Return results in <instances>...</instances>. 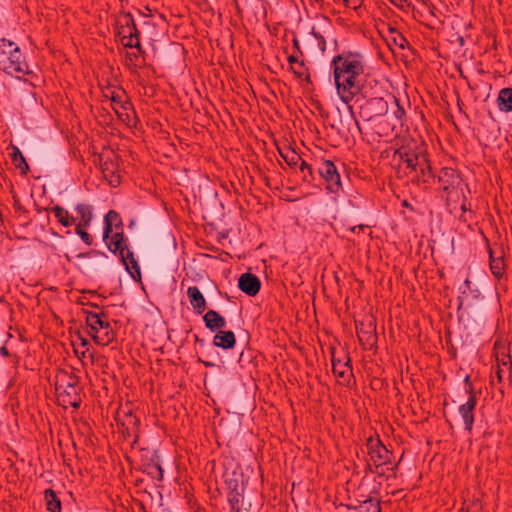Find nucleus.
I'll return each instance as SVG.
<instances>
[{"mask_svg":"<svg viewBox=\"0 0 512 512\" xmlns=\"http://www.w3.org/2000/svg\"><path fill=\"white\" fill-rule=\"evenodd\" d=\"M396 158L399 167L405 170L412 182L426 185L434 178L428 157L422 150L401 146L394 152V159Z\"/></svg>","mask_w":512,"mask_h":512,"instance_id":"obj_1","label":"nucleus"},{"mask_svg":"<svg viewBox=\"0 0 512 512\" xmlns=\"http://www.w3.org/2000/svg\"><path fill=\"white\" fill-rule=\"evenodd\" d=\"M333 76L339 98L349 104L358 95L365 82L363 66H333Z\"/></svg>","mask_w":512,"mask_h":512,"instance_id":"obj_2","label":"nucleus"},{"mask_svg":"<svg viewBox=\"0 0 512 512\" xmlns=\"http://www.w3.org/2000/svg\"><path fill=\"white\" fill-rule=\"evenodd\" d=\"M437 181L440 185V189L444 193L447 206L459 202L460 194H464V191L470 193L468 184H466L460 174L452 168H442L438 173Z\"/></svg>","mask_w":512,"mask_h":512,"instance_id":"obj_3","label":"nucleus"},{"mask_svg":"<svg viewBox=\"0 0 512 512\" xmlns=\"http://www.w3.org/2000/svg\"><path fill=\"white\" fill-rule=\"evenodd\" d=\"M104 242L110 252L120 257L121 262L130 276L133 279H140V267L134 258L133 252L128 248L127 238L123 230L116 231Z\"/></svg>","mask_w":512,"mask_h":512,"instance_id":"obj_4","label":"nucleus"},{"mask_svg":"<svg viewBox=\"0 0 512 512\" xmlns=\"http://www.w3.org/2000/svg\"><path fill=\"white\" fill-rule=\"evenodd\" d=\"M79 378L72 372H61L57 376L56 391L58 398L64 406L79 408L81 397L79 394Z\"/></svg>","mask_w":512,"mask_h":512,"instance_id":"obj_5","label":"nucleus"},{"mask_svg":"<svg viewBox=\"0 0 512 512\" xmlns=\"http://www.w3.org/2000/svg\"><path fill=\"white\" fill-rule=\"evenodd\" d=\"M115 26L117 36L124 47L140 50L139 31L131 13L119 12L115 19Z\"/></svg>","mask_w":512,"mask_h":512,"instance_id":"obj_6","label":"nucleus"},{"mask_svg":"<svg viewBox=\"0 0 512 512\" xmlns=\"http://www.w3.org/2000/svg\"><path fill=\"white\" fill-rule=\"evenodd\" d=\"M86 324L90 328L94 341L97 344L106 346L115 339V332L112 329L105 313L86 312Z\"/></svg>","mask_w":512,"mask_h":512,"instance_id":"obj_7","label":"nucleus"},{"mask_svg":"<svg viewBox=\"0 0 512 512\" xmlns=\"http://www.w3.org/2000/svg\"><path fill=\"white\" fill-rule=\"evenodd\" d=\"M366 447L369 460L376 468H380L391 463L392 453L378 437H368L366 440Z\"/></svg>","mask_w":512,"mask_h":512,"instance_id":"obj_8","label":"nucleus"},{"mask_svg":"<svg viewBox=\"0 0 512 512\" xmlns=\"http://www.w3.org/2000/svg\"><path fill=\"white\" fill-rule=\"evenodd\" d=\"M318 173L325 181L326 189L333 194H338L342 189L340 175L335 164L330 160H324L318 167Z\"/></svg>","mask_w":512,"mask_h":512,"instance_id":"obj_9","label":"nucleus"},{"mask_svg":"<svg viewBox=\"0 0 512 512\" xmlns=\"http://www.w3.org/2000/svg\"><path fill=\"white\" fill-rule=\"evenodd\" d=\"M477 405V396L468 397V400L459 406L458 412L463 420L465 431L472 433L474 425V410Z\"/></svg>","mask_w":512,"mask_h":512,"instance_id":"obj_10","label":"nucleus"},{"mask_svg":"<svg viewBox=\"0 0 512 512\" xmlns=\"http://www.w3.org/2000/svg\"><path fill=\"white\" fill-rule=\"evenodd\" d=\"M139 425L140 420L133 416L128 415L126 420L122 423V434L125 439H131L130 445L132 448L136 446L139 440Z\"/></svg>","mask_w":512,"mask_h":512,"instance_id":"obj_11","label":"nucleus"},{"mask_svg":"<svg viewBox=\"0 0 512 512\" xmlns=\"http://www.w3.org/2000/svg\"><path fill=\"white\" fill-rule=\"evenodd\" d=\"M3 72L11 77L24 82H29L32 85H36L38 79L35 71L30 70L29 66H4Z\"/></svg>","mask_w":512,"mask_h":512,"instance_id":"obj_12","label":"nucleus"},{"mask_svg":"<svg viewBox=\"0 0 512 512\" xmlns=\"http://www.w3.org/2000/svg\"><path fill=\"white\" fill-rule=\"evenodd\" d=\"M239 289L248 296H255L261 288L260 279L252 273H243L238 280Z\"/></svg>","mask_w":512,"mask_h":512,"instance_id":"obj_13","label":"nucleus"},{"mask_svg":"<svg viewBox=\"0 0 512 512\" xmlns=\"http://www.w3.org/2000/svg\"><path fill=\"white\" fill-rule=\"evenodd\" d=\"M100 168L103 177L108 181L110 186L117 187L121 183L120 176L118 174V164L114 160L110 158L103 160L101 157Z\"/></svg>","mask_w":512,"mask_h":512,"instance_id":"obj_14","label":"nucleus"},{"mask_svg":"<svg viewBox=\"0 0 512 512\" xmlns=\"http://www.w3.org/2000/svg\"><path fill=\"white\" fill-rule=\"evenodd\" d=\"M104 97L111 101L112 109L119 117L122 116V110H127L128 107L131 106L129 101L126 99L125 92L122 90L116 91L108 88L104 92Z\"/></svg>","mask_w":512,"mask_h":512,"instance_id":"obj_15","label":"nucleus"},{"mask_svg":"<svg viewBox=\"0 0 512 512\" xmlns=\"http://www.w3.org/2000/svg\"><path fill=\"white\" fill-rule=\"evenodd\" d=\"M496 361H497V370H496V376L498 379V382H502L503 377L505 374L508 375V378L512 377V361L509 353L505 351L503 348V351L496 353Z\"/></svg>","mask_w":512,"mask_h":512,"instance_id":"obj_16","label":"nucleus"},{"mask_svg":"<svg viewBox=\"0 0 512 512\" xmlns=\"http://www.w3.org/2000/svg\"><path fill=\"white\" fill-rule=\"evenodd\" d=\"M331 362H332V371L334 375L338 378H349L352 375V368H351V359L348 355H346V361L342 362L340 359L336 358L334 349L332 350V356H331Z\"/></svg>","mask_w":512,"mask_h":512,"instance_id":"obj_17","label":"nucleus"},{"mask_svg":"<svg viewBox=\"0 0 512 512\" xmlns=\"http://www.w3.org/2000/svg\"><path fill=\"white\" fill-rule=\"evenodd\" d=\"M122 226L123 223L119 213L114 210L108 211V213L104 216L103 240L106 241L109 239L113 232V227L118 230V228L122 229Z\"/></svg>","mask_w":512,"mask_h":512,"instance_id":"obj_18","label":"nucleus"},{"mask_svg":"<svg viewBox=\"0 0 512 512\" xmlns=\"http://www.w3.org/2000/svg\"><path fill=\"white\" fill-rule=\"evenodd\" d=\"M187 297L197 314H202L206 309V300L197 286H190L187 289Z\"/></svg>","mask_w":512,"mask_h":512,"instance_id":"obj_19","label":"nucleus"},{"mask_svg":"<svg viewBox=\"0 0 512 512\" xmlns=\"http://www.w3.org/2000/svg\"><path fill=\"white\" fill-rule=\"evenodd\" d=\"M203 321L211 332H218L226 326L225 318L215 310H208L203 316Z\"/></svg>","mask_w":512,"mask_h":512,"instance_id":"obj_20","label":"nucleus"},{"mask_svg":"<svg viewBox=\"0 0 512 512\" xmlns=\"http://www.w3.org/2000/svg\"><path fill=\"white\" fill-rule=\"evenodd\" d=\"M495 251L489 249V259H490V270L493 276L497 279H501L506 271V264L504 261V256L502 251H500L499 255H495Z\"/></svg>","mask_w":512,"mask_h":512,"instance_id":"obj_21","label":"nucleus"},{"mask_svg":"<svg viewBox=\"0 0 512 512\" xmlns=\"http://www.w3.org/2000/svg\"><path fill=\"white\" fill-rule=\"evenodd\" d=\"M236 338L232 331H218L213 338V345L222 349H231L235 346Z\"/></svg>","mask_w":512,"mask_h":512,"instance_id":"obj_22","label":"nucleus"},{"mask_svg":"<svg viewBox=\"0 0 512 512\" xmlns=\"http://www.w3.org/2000/svg\"><path fill=\"white\" fill-rule=\"evenodd\" d=\"M287 72L297 80L304 88L311 84L310 74L306 66H288Z\"/></svg>","mask_w":512,"mask_h":512,"instance_id":"obj_23","label":"nucleus"},{"mask_svg":"<svg viewBox=\"0 0 512 512\" xmlns=\"http://www.w3.org/2000/svg\"><path fill=\"white\" fill-rule=\"evenodd\" d=\"M10 157L13 165L20 170L22 175H26L29 170V166L25 157L17 146L11 145Z\"/></svg>","mask_w":512,"mask_h":512,"instance_id":"obj_24","label":"nucleus"},{"mask_svg":"<svg viewBox=\"0 0 512 512\" xmlns=\"http://www.w3.org/2000/svg\"><path fill=\"white\" fill-rule=\"evenodd\" d=\"M497 104L499 110L502 112L512 111V88H503L500 90Z\"/></svg>","mask_w":512,"mask_h":512,"instance_id":"obj_25","label":"nucleus"},{"mask_svg":"<svg viewBox=\"0 0 512 512\" xmlns=\"http://www.w3.org/2000/svg\"><path fill=\"white\" fill-rule=\"evenodd\" d=\"M243 474L232 472L231 475L226 474L225 483L228 492L244 491Z\"/></svg>","mask_w":512,"mask_h":512,"instance_id":"obj_26","label":"nucleus"},{"mask_svg":"<svg viewBox=\"0 0 512 512\" xmlns=\"http://www.w3.org/2000/svg\"><path fill=\"white\" fill-rule=\"evenodd\" d=\"M340 62L342 64H361L362 55L358 52H343L334 56L330 64H339Z\"/></svg>","mask_w":512,"mask_h":512,"instance_id":"obj_27","label":"nucleus"},{"mask_svg":"<svg viewBox=\"0 0 512 512\" xmlns=\"http://www.w3.org/2000/svg\"><path fill=\"white\" fill-rule=\"evenodd\" d=\"M75 211L79 216V221L77 224H82V226H90L93 218L91 206L88 204L79 203L75 206Z\"/></svg>","mask_w":512,"mask_h":512,"instance_id":"obj_28","label":"nucleus"},{"mask_svg":"<svg viewBox=\"0 0 512 512\" xmlns=\"http://www.w3.org/2000/svg\"><path fill=\"white\" fill-rule=\"evenodd\" d=\"M52 211L57 221L64 227H70L76 222V218L71 216L65 208L56 205L52 208Z\"/></svg>","mask_w":512,"mask_h":512,"instance_id":"obj_29","label":"nucleus"},{"mask_svg":"<svg viewBox=\"0 0 512 512\" xmlns=\"http://www.w3.org/2000/svg\"><path fill=\"white\" fill-rule=\"evenodd\" d=\"M8 47V64H22L25 62V57L18 46L13 42H7Z\"/></svg>","mask_w":512,"mask_h":512,"instance_id":"obj_30","label":"nucleus"},{"mask_svg":"<svg viewBox=\"0 0 512 512\" xmlns=\"http://www.w3.org/2000/svg\"><path fill=\"white\" fill-rule=\"evenodd\" d=\"M47 510L50 512H61V502L52 489L45 491Z\"/></svg>","mask_w":512,"mask_h":512,"instance_id":"obj_31","label":"nucleus"},{"mask_svg":"<svg viewBox=\"0 0 512 512\" xmlns=\"http://www.w3.org/2000/svg\"><path fill=\"white\" fill-rule=\"evenodd\" d=\"M358 512H381L380 502L375 498L363 501L358 507Z\"/></svg>","mask_w":512,"mask_h":512,"instance_id":"obj_32","label":"nucleus"},{"mask_svg":"<svg viewBox=\"0 0 512 512\" xmlns=\"http://www.w3.org/2000/svg\"><path fill=\"white\" fill-rule=\"evenodd\" d=\"M357 336L360 342H365L369 346H373L377 340V335L372 329L364 330L357 328Z\"/></svg>","mask_w":512,"mask_h":512,"instance_id":"obj_33","label":"nucleus"},{"mask_svg":"<svg viewBox=\"0 0 512 512\" xmlns=\"http://www.w3.org/2000/svg\"><path fill=\"white\" fill-rule=\"evenodd\" d=\"M282 158L284 161L290 166V167H296L297 165L300 166L302 158L299 154H297L294 150L287 151L286 153L280 152Z\"/></svg>","mask_w":512,"mask_h":512,"instance_id":"obj_34","label":"nucleus"},{"mask_svg":"<svg viewBox=\"0 0 512 512\" xmlns=\"http://www.w3.org/2000/svg\"><path fill=\"white\" fill-rule=\"evenodd\" d=\"M244 491L228 492V502L232 510L239 512Z\"/></svg>","mask_w":512,"mask_h":512,"instance_id":"obj_35","label":"nucleus"},{"mask_svg":"<svg viewBox=\"0 0 512 512\" xmlns=\"http://www.w3.org/2000/svg\"><path fill=\"white\" fill-rule=\"evenodd\" d=\"M368 105L377 111L378 115H383L388 110L387 102L383 98H372Z\"/></svg>","mask_w":512,"mask_h":512,"instance_id":"obj_36","label":"nucleus"},{"mask_svg":"<svg viewBox=\"0 0 512 512\" xmlns=\"http://www.w3.org/2000/svg\"><path fill=\"white\" fill-rule=\"evenodd\" d=\"M89 226H82V224H76L75 233L81 238V240L88 246L93 244L92 236L86 231Z\"/></svg>","mask_w":512,"mask_h":512,"instance_id":"obj_37","label":"nucleus"},{"mask_svg":"<svg viewBox=\"0 0 512 512\" xmlns=\"http://www.w3.org/2000/svg\"><path fill=\"white\" fill-rule=\"evenodd\" d=\"M299 169L300 172L302 173L303 181L311 183L314 180L313 169L305 161H301Z\"/></svg>","mask_w":512,"mask_h":512,"instance_id":"obj_38","label":"nucleus"},{"mask_svg":"<svg viewBox=\"0 0 512 512\" xmlns=\"http://www.w3.org/2000/svg\"><path fill=\"white\" fill-rule=\"evenodd\" d=\"M467 194H469L467 191H464V194H460L461 211L464 213L468 212L471 214V209H470V204L468 202Z\"/></svg>","mask_w":512,"mask_h":512,"instance_id":"obj_39","label":"nucleus"},{"mask_svg":"<svg viewBox=\"0 0 512 512\" xmlns=\"http://www.w3.org/2000/svg\"><path fill=\"white\" fill-rule=\"evenodd\" d=\"M149 474L154 478L161 480L163 478V470L160 465L154 464L150 467Z\"/></svg>","mask_w":512,"mask_h":512,"instance_id":"obj_40","label":"nucleus"},{"mask_svg":"<svg viewBox=\"0 0 512 512\" xmlns=\"http://www.w3.org/2000/svg\"><path fill=\"white\" fill-rule=\"evenodd\" d=\"M464 383H465V391L468 394V396L469 397L476 396L475 388L470 380L469 375H466V377L464 379Z\"/></svg>","mask_w":512,"mask_h":512,"instance_id":"obj_41","label":"nucleus"},{"mask_svg":"<svg viewBox=\"0 0 512 512\" xmlns=\"http://www.w3.org/2000/svg\"><path fill=\"white\" fill-rule=\"evenodd\" d=\"M311 33L315 37V39L317 40V45H318L319 49L322 52H324L325 44H326L324 37L319 32H316L314 28L312 29Z\"/></svg>","mask_w":512,"mask_h":512,"instance_id":"obj_42","label":"nucleus"},{"mask_svg":"<svg viewBox=\"0 0 512 512\" xmlns=\"http://www.w3.org/2000/svg\"><path fill=\"white\" fill-rule=\"evenodd\" d=\"M5 42L0 46V64H6L8 63V47H6Z\"/></svg>","mask_w":512,"mask_h":512,"instance_id":"obj_43","label":"nucleus"},{"mask_svg":"<svg viewBox=\"0 0 512 512\" xmlns=\"http://www.w3.org/2000/svg\"><path fill=\"white\" fill-rule=\"evenodd\" d=\"M89 256H97V257L107 258L106 253L98 251V250H90L89 252L80 253V254H78L77 257L85 258V257H89Z\"/></svg>","mask_w":512,"mask_h":512,"instance_id":"obj_44","label":"nucleus"},{"mask_svg":"<svg viewBox=\"0 0 512 512\" xmlns=\"http://www.w3.org/2000/svg\"><path fill=\"white\" fill-rule=\"evenodd\" d=\"M365 470L367 473L377 474L379 476H384L385 474V472H378V468H376L370 460L367 461Z\"/></svg>","mask_w":512,"mask_h":512,"instance_id":"obj_45","label":"nucleus"},{"mask_svg":"<svg viewBox=\"0 0 512 512\" xmlns=\"http://www.w3.org/2000/svg\"><path fill=\"white\" fill-rule=\"evenodd\" d=\"M346 6L351 7L353 9H358L362 5V0H343Z\"/></svg>","mask_w":512,"mask_h":512,"instance_id":"obj_46","label":"nucleus"},{"mask_svg":"<svg viewBox=\"0 0 512 512\" xmlns=\"http://www.w3.org/2000/svg\"><path fill=\"white\" fill-rule=\"evenodd\" d=\"M394 101L396 103V106H397V110L395 111V115L398 119H402V117L405 115V111L402 107L399 106L398 104V100L396 98H394Z\"/></svg>","mask_w":512,"mask_h":512,"instance_id":"obj_47","label":"nucleus"},{"mask_svg":"<svg viewBox=\"0 0 512 512\" xmlns=\"http://www.w3.org/2000/svg\"><path fill=\"white\" fill-rule=\"evenodd\" d=\"M393 40H394V43L396 45H399L400 47H404V43L407 42L406 39L399 33L397 34V37L393 38Z\"/></svg>","mask_w":512,"mask_h":512,"instance_id":"obj_48","label":"nucleus"},{"mask_svg":"<svg viewBox=\"0 0 512 512\" xmlns=\"http://www.w3.org/2000/svg\"><path fill=\"white\" fill-rule=\"evenodd\" d=\"M395 6L403 8L404 5L410 6L409 0H392L391 1Z\"/></svg>","mask_w":512,"mask_h":512,"instance_id":"obj_49","label":"nucleus"},{"mask_svg":"<svg viewBox=\"0 0 512 512\" xmlns=\"http://www.w3.org/2000/svg\"><path fill=\"white\" fill-rule=\"evenodd\" d=\"M465 512H480V508L478 507L477 504H475V505H472V506H468L466 508Z\"/></svg>","mask_w":512,"mask_h":512,"instance_id":"obj_50","label":"nucleus"},{"mask_svg":"<svg viewBox=\"0 0 512 512\" xmlns=\"http://www.w3.org/2000/svg\"><path fill=\"white\" fill-rule=\"evenodd\" d=\"M287 60L289 64H296L298 63V59L295 55H288Z\"/></svg>","mask_w":512,"mask_h":512,"instance_id":"obj_51","label":"nucleus"},{"mask_svg":"<svg viewBox=\"0 0 512 512\" xmlns=\"http://www.w3.org/2000/svg\"><path fill=\"white\" fill-rule=\"evenodd\" d=\"M0 354L3 357H9L10 356V353H9L8 349L6 348V346L0 347Z\"/></svg>","mask_w":512,"mask_h":512,"instance_id":"obj_52","label":"nucleus"},{"mask_svg":"<svg viewBox=\"0 0 512 512\" xmlns=\"http://www.w3.org/2000/svg\"><path fill=\"white\" fill-rule=\"evenodd\" d=\"M460 220L465 223L469 222L471 220L470 214L467 215V213L462 212V215L460 216Z\"/></svg>","mask_w":512,"mask_h":512,"instance_id":"obj_53","label":"nucleus"},{"mask_svg":"<svg viewBox=\"0 0 512 512\" xmlns=\"http://www.w3.org/2000/svg\"><path fill=\"white\" fill-rule=\"evenodd\" d=\"M456 70L459 72V75L464 78V79H467V77L464 75V72L462 70V66L461 65H458V66H455Z\"/></svg>","mask_w":512,"mask_h":512,"instance_id":"obj_54","label":"nucleus"},{"mask_svg":"<svg viewBox=\"0 0 512 512\" xmlns=\"http://www.w3.org/2000/svg\"><path fill=\"white\" fill-rule=\"evenodd\" d=\"M13 206H14V208H15L16 210H20V209H21V203H20L19 199L14 198V204H13Z\"/></svg>","mask_w":512,"mask_h":512,"instance_id":"obj_55","label":"nucleus"},{"mask_svg":"<svg viewBox=\"0 0 512 512\" xmlns=\"http://www.w3.org/2000/svg\"><path fill=\"white\" fill-rule=\"evenodd\" d=\"M470 284H471V282L468 279H466L464 282L465 289L462 290V294L466 293V289H468V290L470 289Z\"/></svg>","mask_w":512,"mask_h":512,"instance_id":"obj_56","label":"nucleus"},{"mask_svg":"<svg viewBox=\"0 0 512 512\" xmlns=\"http://www.w3.org/2000/svg\"><path fill=\"white\" fill-rule=\"evenodd\" d=\"M365 227H366V226H364V225H358V226L353 227V228H352V231H353V232H355L357 229H358L359 231H363Z\"/></svg>","mask_w":512,"mask_h":512,"instance_id":"obj_57","label":"nucleus"},{"mask_svg":"<svg viewBox=\"0 0 512 512\" xmlns=\"http://www.w3.org/2000/svg\"><path fill=\"white\" fill-rule=\"evenodd\" d=\"M174 48L177 50V51H183L184 50V47L180 44H175L174 45Z\"/></svg>","mask_w":512,"mask_h":512,"instance_id":"obj_58","label":"nucleus"},{"mask_svg":"<svg viewBox=\"0 0 512 512\" xmlns=\"http://www.w3.org/2000/svg\"><path fill=\"white\" fill-rule=\"evenodd\" d=\"M81 345L82 346H87L88 345V341L84 338H81Z\"/></svg>","mask_w":512,"mask_h":512,"instance_id":"obj_59","label":"nucleus"},{"mask_svg":"<svg viewBox=\"0 0 512 512\" xmlns=\"http://www.w3.org/2000/svg\"><path fill=\"white\" fill-rule=\"evenodd\" d=\"M203 364H204L206 367H211V366H213V363H211V362H203Z\"/></svg>","mask_w":512,"mask_h":512,"instance_id":"obj_60","label":"nucleus"},{"mask_svg":"<svg viewBox=\"0 0 512 512\" xmlns=\"http://www.w3.org/2000/svg\"><path fill=\"white\" fill-rule=\"evenodd\" d=\"M397 466L387 467L388 471L394 472Z\"/></svg>","mask_w":512,"mask_h":512,"instance_id":"obj_61","label":"nucleus"},{"mask_svg":"<svg viewBox=\"0 0 512 512\" xmlns=\"http://www.w3.org/2000/svg\"><path fill=\"white\" fill-rule=\"evenodd\" d=\"M402 205H403L404 207H409V204H408V202H407V201H403Z\"/></svg>","mask_w":512,"mask_h":512,"instance_id":"obj_62","label":"nucleus"},{"mask_svg":"<svg viewBox=\"0 0 512 512\" xmlns=\"http://www.w3.org/2000/svg\"><path fill=\"white\" fill-rule=\"evenodd\" d=\"M268 67L270 68V71H271L272 73H277L276 69H273L271 66H268Z\"/></svg>","mask_w":512,"mask_h":512,"instance_id":"obj_63","label":"nucleus"},{"mask_svg":"<svg viewBox=\"0 0 512 512\" xmlns=\"http://www.w3.org/2000/svg\"><path fill=\"white\" fill-rule=\"evenodd\" d=\"M477 72H478V73H480V74H482V73H484V70H482V69H478V70H477Z\"/></svg>","mask_w":512,"mask_h":512,"instance_id":"obj_64","label":"nucleus"}]
</instances>
